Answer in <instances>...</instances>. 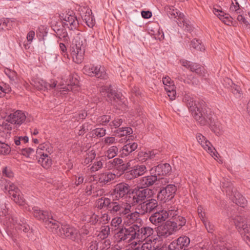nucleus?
<instances>
[{
  "instance_id": "nucleus-1",
  "label": "nucleus",
  "mask_w": 250,
  "mask_h": 250,
  "mask_svg": "<svg viewBox=\"0 0 250 250\" xmlns=\"http://www.w3.org/2000/svg\"><path fill=\"white\" fill-rule=\"evenodd\" d=\"M29 210L36 218L42 221L45 228L53 233L79 242V232L74 227L68 224L62 225L60 227L59 222L53 218L51 212L42 210L37 207H34L32 208V210Z\"/></svg>"
},
{
  "instance_id": "nucleus-2",
  "label": "nucleus",
  "mask_w": 250,
  "mask_h": 250,
  "mask_svg": "<svg viewBox=\"0 0 250 250\" xmlns=\"http://www.w3.org/2000/svg\"><path fill=\"white\" fill-rule=\"evenodd\" d=\"M183 101L187 104L194 119L201 125H204L210 119V115L207 114V108L203 101H196L189 93H186Z\"/></svg>"
},
{
  "instance_id": "nucleus-3",
  "label": "nucleus",
  "mask_w": 250,
  "mask_h": 250,
  "mask_svg": "<svg viewBox=\"0 0 250 250\" xmlns=\"http://www.w3.org/2000/svg\"><path fill=\"white\" fill-rule=\"evenodd\" d=\"M112 211L117 212L116 214L123 217L124 224L126 226L135 225V223H140L142 219L140 213L137 211L131 212V205L126 200L122 201L119 204H114Z\"/></svg>"
},
{
  "instance_id": "nucleus-4",
  "label": "nucleus",
  "mask_w": 250,
  "mask_h": 250,
  "mask_svg": "<svg viewBox=\"0 0 250 250\" xmlns=\"http://www.w3.org/2000/svg\"><path fill=\"white\" fill-rule=\"evenodd\" d=\"M78 81L76 78H72V80H69L65 82V85L63 84H58L56 81L54 80H51L49 83H47L41 79L37 80L33 82L32 83L36 88L41 90H47L52 89H55V90L58 92H66L72 90V85L77 84Z\"/></svg>"
},
{
  "instance_id": "nucleus-5",
  "label": "nucleus",
  "mask_w": 250,
  "mask_h": 250,
  "mask_svg": "<svg viewBox=\"0 0 250 250\" xmlns=\"http://www.w3.org/2000/svg\"><path fill=\"white\" fill-rule=\"evenodd\" d=\"M223 191H225L230 199L235 204L241 207H244L247 201L239 192L233 187L232 183L228 180L224 179L222 182Z\"/></svg>"
},
{
  "instance_id": "nucleus-6",
  "label": "nucleus",
  "mask_w": 250,
  "mask_h": 250,
  "mask_svg": "<svg viewBox=\"0 0 250 250\" xmlns=\"http://www.w3.org/2000/svg\"><path fill=\"white\" fill-rule=\"evenodd\" d=\"M232 219L242 238L250 247V226L247 224L246 218L239 215L233 217Z\"/></svg>"
},
{
  "instance_id": "nucleus-7",
  "label": "nucleus",
  "mask_w": 250,
  "mask_h": 250,
  "mask_svg": "<svg viewBox=\"0 0 250 250\" xmlns=\"http://www.w3.org/2000/svg\"><path fill=\"white\" fill-rule=\"evenodd\" d=\"M4 182L3 191L11 197L15 203L19 205H23L24 203V199L21 194V191L19 188L13 183L6 181L4 179L0 180V184Z\"/></svg>"
},
{
  "instance_id": "nucleus-8",
  "label": "nucleus",
  "mask_w": 250,
  "mask_h": 250,
  "mask_svg": "<svg viewBox=\"0 0 250 250\" xmlns=\"http://www.w3.org/2000/svg\"><path fill=\"white\" fill-rule=\"evenodd\" d=\"M100 91L102 93L107 94L108 100L118 108H120L118 105H122L125 102V98L113 90L111 85L103 86L100 88Z\"/></svg>"
},
{
  "instance_id": "nucleus-9",
  "label": "nucleus",
  "mask_w": 250,
  "mask_h": 250,
  "mask_svg": "<svg viewBox=\"0 0 250 250\" xmlns=\"http://www.w3.org/2000/svg\"><path fill=\"white\" fill-rule=\"evenodd\" d=\"M164 10L168 17L170 19L176 21L177 23L179 24V26L181 27L183 26V27L184 28L185 25L186 27L185 29L187 30H190V27H188L189 25L184 22V15L177 9L172 5H167L165 6Z\"/></svg>"
},
{
  "instance_id": "nucleus-10",
  "label": "nucleus",
  "mask_w": 250,
  "mask_h": 250,
  "mask_svg": "<svg viewBox=\"0 0 250 250\" xmlns=\"http://www.w3.org/2000/svg\"><path fill=\"white\" fill-rule=\"evenodd\" d=\"M133 232L134 240H137L139 242H143L147 239H149L152 237H157L153 235L154 232L153 228L148 227H140L138 225H133Z\"/></svg>"
},
{
  "instance_id": "nucleus-11",
  "label": "nucleus",
  "mask_w": 250,
  "mask_h": 250,
  "mask_svg": "<svg viewBox=\"0 0 250 250\" xmlns=\"http://www.w3.org/2000/svg\"><path fill=\"white\" fill-rule=\"evenodd\" d=\"M83 71L84 74L90 77H96L103 80L108 78L105 68L101 65L87 64L83 67Z\"/></svg>"
},
{
  "instance_id": "nucleus-12",
  "label": "nucleus",
  "mask_w": 250,
  "mask_h": 250,
  "mask_svg": "<svg viewBox=\"0 0 250 250\" xmlns=\"http://www.w3.org/2000/svg\"><path fill=\"white\" fill-rule=\"evenodd\" d=\"M133 231V225L127 228L122 227L114 235L115 241L120 243L134 240Z\"/></svg>"
},
{
  "instance_id": "nucleus-13",
  "label": "nucleus",
  "mask_w": 250,
  "mask_h": 250,
  "mask_svg": "<svg viewBox=\"0 0 250 250\" xmlns=\"http://www.w3.org/2000/svg\"><path fill=\"white\" fill-rule=\"evenodd\" d=\"M130 191L129 186L125 183L117 184L114 187L112 193V197L113 201H121L127 196Z\"/></svg>"
},
{
  "instance_id": "nucleus-14",
  "label": "nucleus",
  "mask_w": 250,
  "mask_h": 250,
  "mask_svg": "<svg viewBox=\"0 0 250 250\" xmlns=\"http://www.w3.org/2000/svg\"><path fill=\"white\" fill-rule=\"evenodd\" d=\"M177 191V187L173 184L167 185L158 192L157 197L161 201L166 203L171 200Z\"/></svg>"
},
{
  "instance_id": "nucleus-15",
  "label": "nucleus",
  "mask_w": 250,
  "mask_h": 250,
  "mask_svg": "<svg viewBox=\"0 0 250 250\" xmlns=\"http://www.w3.org/2000/svg\"><path fill=\"white\" fill-rule=\"evenodd\" d=\"M153 190L149 188H139L133 193L132 204H138L144 201L146 199L151 197L153 195Z\"/></svg>"
},
{
  "instance_id": "nucleus-16",
  "label": "nucleus",
  "mask_w": 250,
  "mask_h": 250,
  "mask_svg": "<svg viewBox=\"0 0 250 250\" xmlns=\"http://www.w3.org/2000/svg\"><path fill=\"white\" fill-rule=\"evenodd\" d=\"M196 137L198 143L205 150L207 151L215 159L216 158H217L218 153L214 147L212 146L210 142L205 136L201 133H197Z\"/></svg>"
},
{
  "instance_id": "nucleus-17",
  "label": "nucleus",
  "mask_w": 250,
  "mask_h": 250,
  "mask_svg": "<svg viewBox=\"0 0 250 250\" xmlns=\"http://www.w3.org/2000/svg\"><path fill=\"white\" fill-rule=\"evenodd\" d=\"M26 118V117L23 112L21 110H17L8 115L6 121L17 127L22 125L25 122Z\"/></svg>"
},
{
  "instance_id": "nucleus-18",
  "label": "nucleus",
  "mask_w": 250,
  "mask_h": 250,
  "mask_svg": "<svg viewBox=\"0 0 250 250\" xmlns=\"http://www.w3.org/2000/svg\"><path fill=\"white\" fill-rule=\"evenodd\" d=\"M175 224L171 223V221H168L166 223L159 228L157 232V236H160L166 238L172 234L174 232L176 231L174 226Z\"/></svg>"
},
{
  "instance_id": "nucleus-19",
  "label": "nucleus",
  "mask_w": 250,
  "mask_h": 250,
  "mask_svg": "<svg viewBox=\"0 0 250 250\" xmlns=\"http://www.w3.org/2000/svg\"><path fill=\"white\" fill-rule=\"evenodd\" d=\"M147 171L146 167L144 165H138L134 166L132 169L125 173L126 179L131 180L144 174Z\"/></svg>"
},
{
  "instance_id": "nucleus-20",
  "label": "nucleus",
  "mask_w": 250,
  "mask_h": 250,
  "mask_svg": "<svg viewBox=\"0 0 250 250\" xmlns=\"http://www.w3.org/2000/svg\"><path fill=\"white\" fill-rule=\"evenodd\" d=\"M190 243L189 238L186 236L179 237L176 241H172L168 246L169 250H182L188 247Z\"/></svg>"
},
{
  "instance_id": "nucleus-21",
  "label": "nucleus",
  "mask_w": 250,
  "mask_h": 250,
  "mask_svg": "<svg viewBox=\"0 0 250 250\" xmlns=\"http://www.w3.org/2000/svg\"><path fill=\"white\" fill-rule=\"evenodd\" d=\"M172 168L171 166L167 163L159 164L156 167L151 168L150 173L154 174L157 177L158 176H165L168 175L171 171Z\"/></svg>"
},
{
  "instance_id": "nucleus-22",
  "label": "nucleus",
  "mask_w": 250,
  "mask_h": 250,
  "mask_svg": "<svg viewBox=\"0 0 250 250\" xmlns=\"http://www.w3.org/2000/svg\"><path fill=\"white\" fill-rule=\"evenodd\" d=\"M167 218V210L162 209L152 214L149 217V221L155 226H159Z\"/></svg>"
},
{
  "instance_id": "nucleus-23",
  "label": "nucleus",
  "mask_w": 250,
  "mask_h": 250,
  "mask_svg": "<svg viewBox=\"0 0 250 250\" xmlns=\"http://www.w3.org/2000/svg\"><path fill=\"white\" fill-rule=\"evenodd\" d=\"M180 62L183 66L189 69L191 71L195 72L200 76H204L205 69L200 64L186 60H182L180 61Z\"/></svg>"
},
{
  "instance_id": "nucleus-24",
  "label": "nucleus",
  "mask_w": 250,
  "mask_h": 250,
  "mask_svg": "<svg viewBox=\"0 0 250 250\" xmlns=\"http://www.w3.org/2000/svg\"><path fill=\"white\" fill-rule=\"evenodd\" d=\"M122 201L112 202L110 199L108 198L102 197L99 199L96 202V206L98 208L102 209L108 208L109 209L110 212L112 214H116L117 212H113L112 209L114 204H119Z\"/></svg>"
},
{
  "instance_id": "nucleus-25",
  "label": "nucleus",
  "mask_w": 250,
  "mask_h": 250,
  "mask_svg": "<svg viewBox=\"0 0 250 250\" xmlns=\"http://www.w3.org/2000/svg\"><path fill=\"white\" fill-rule=\"evenodd\" d=\"M62 20L64 21L63 24L70 30H73L77 28L79 23L75 16L66 14L62 17Z\"/></svg>"
},
{
  "instance_id": "nucleus-26",
  "label": "nucleus",
  "mask_w": 250,
  "mask_h": 250,
  "mask_svg": "<svg viewBox=\"0 0 250 250\" xmlns=\"http://www.w3.org/2000/svg\"><path fill=\"white\" fill-rule=\"evenodd\" d=\"M157 206V201L154 199H150L141 204L140 208L142 210V213L144 214L152 211L155 209Z\"/></svg>"
},
{
  "instance_id": "nucleus-27",
  "label": "nucleus",
  "mask_w": 250,
  "mask_h": 250,
  "mask_svg": "<svg viewBox=\"0 0 250 250\" xmlns=\"http://www.w3.org/2000/svg\"><path fill=\"white\" fill-rule=\"evenodd\" d=\"M207 114L210 115L211 118L205 125L209 124L211 130L218 136L221 135L223 132V125L218 121H212V115L210 109L207 110Z\"/></svg>"
},
{
  "instance_id": "nucleus-28",
  "label": "nucleus",
  "mask_w": 250,
  "mask_h": 250,
  "mask_svg": "<svg viewBox=\"0 0 250 250\" xmlns=\"http://www.w3.org/2000/svg\"><path fill=\"white\" fill-rule=\"evenodd\" d=\"M157 237H152L141 242V250H155L158 247Z\"/></svg>"
},
{
  "instance_id": "nucleus-29",
  "label": "nucleus",
  "mask_w": 250,
  "mask_h": 250,
  "mask_svg": "<svg viewBox=\"0 0 250 250\" xmlns=\"http://www.w3.org/2000/svg\"><path fill=\"white\" fill-rule=\"evenodd\" d=\"M85 48H71V55L73 60L77 63H81L83 59Z\"/></svg>"
},
{
  "instance_id": "nucleus-30",
  "label": "nucleus",
  "mask_w": 250,
  "mask_h": 250,
  "mask_svg": "<svg viewBox=\"0 0 250 250\" xmlns=\"http://www.w3.org/2000/svg\"><path fill=\"white\" fill-rule=\"evenodd\" d=\"M212 12L225 24L229 25L232 23V18L229 14L216 8H213Z\"/></svg>"
},
{
  "instance_id": "nucleus-31",
  "label": "nucleus",
  "mask_w": 250,
  "mask_h": 250,
  "mask_svg": "<svg viewBox=\"0 0 250 250\" xmlns=\"http://www.w3.org/2000/svg\"><path fill=\"white\" fill-rule=\"evenodd\" d=\"M158 180L156 175L153 174L144 176L140 179V185L141 188H146L152 186Z\"/></svg>"
},
{
  "instance_id": "nucleus-32",
  "label": "nucleus",
  "mask_w": 250,
  "mask_h": 250,
  "mask_svg": "<svg viewBox=\"0 0 250 250\" xmlns=\"http://www.w3.org/2000/svg\"><path fill=\"white\" fill-rule=\"evenodd\" d=\"M38 163L45 168H49L52 165V160L47 153L36 155Z\"/></svg>"
},
{
  "instance_id": "nucleus-33",
  "label": "nucleus",
  "mask_w": 250,
  "mask_h": 250,
  "mask_svg": "<svg viewBox=\"0 0 250 250\" xmlns=\"http://www.w3.org/2000/svg\"><path fill=\"white\" fill-rule=\"evenodd\" d=\"M12 219L16 229L22 230L24 232H28L29 230L30 227L26 224L24 219L22 218L18 220L17 217H14Z\"/></svg>"
},
{
  "instance_id": "nucleus-34",
  "label": "nucleus",
  "mask_w": 250,
  "mask_h": 250,
  "mask_svg": "<svg viewBox=\"0 0 250 250\" xmlns=\"http://www.w3.org/2000/svg\"><path fill=\"white\" fill-rule=\"evenodd\" d=\"M105 161V157H102L96 158L95 161L89 169L92 172H96L101 169L103 167Z\"/></svg>"
},
{
  "instance_id": "nucleus-35",
  "label": "nucleus",
  "mask_w": 250,
  "mask_h": 250,
  "mask_svg": "<svg viewBox=\"0 0 250 250\" xmlns=\"http://www.w3.org/2000/svg\"><path fill=\"white\" fill-rule=\"evenodd\" d=\"M116 175L111 172H105L101 174L99 176V181L101 183L106 184L114 180Z\"/></svg>"
},
{
  "instance_id": "nucleus-36",
  "label": "nucleus",
  "mask_w": 250,
  "mask_h": 250,
  "mask_svg": "<svg viewBox=\"0 0 250 250\" xmlns=\"http://www.w3.org/2000/svg\"><path fill=\"white\" fill-rule=\"evenodd\" d=\"M138 147L136 143H129L125 145L122 150V154L127 156L132 152L135 150Z\"/></svg>"
},
{
  "instance_id": "nucleus-37",
  "label": "nucleus",
  "mask_w": 250,
  "mask_h": 250,
  "mask_svg": "<svg viewBox=\"0 0 250 250\" xmlns=\"http://www.w3.org/2000/svg\"><path fill=\"white\" fill-rule=\"evenodd\" d=\"M83 19L89 27L92 28L95 25V20L94 16L91 14V10L86 12L85 15L83 17Z\"/></svg>"
},
{
  "instance_id": "nucleus-38",
  "label": "nucleus",
  "mask_w": 250,
  "mask_h": 250,
  "mask_svg": "<svg viewBox=\"0 0 250 250\" xmlns=\"http://www.w3.org/2000/svg\"><path fill=\"white\" fill-rule=\"evenodd\" d=\"M186 222V219L185 217L181 216H177L175 217L173 221H171V223L175 224L174 226L176 227L175 230L177 231L185 226Z\"/></svg>"
},
{
  "instance_id": "nucleus-39",
  "label": "nucleus",
  "mask_w": 250,
  "mask_h": 250,
  "mask_svg": "<svg viewBox=\"0 0 250 250\" xmlns=\"http://www.w3.org/2000/svg\"><path fill=\"white\" fill-rule=\"evenodd\" d=\"M122 163H123L122 159L120 158H115L106 163L105 167L108 169H112L113 168H116L118 169L119 165L121 164Z\"/></svg>"
},
{
  "instance_id": "nucleus-40",
  "label": "nucleus",
  "mask_w": 250,
  "mask_h": 250,
  "mask_svg": "<svg viewBox=\"0 0 250 250\" xmlns=\"http://www.w3.org/2000/svg\"><path fill=\"white\" fill-rule=\"evenodd\" d=\"M85 48V40L79 36H76L72 42L71 48Z\"/></svg>"
},
{
  "instance_id": "nucleus-41",
  "label": "nucleus",
  "mask_w": 250,
  "mask_h": 250,
  "mask_svg": "<svg viewBox=\"0 0 250 250\" xmlns=\"http://www.w3.org/2000/svg\"><path fill=\"white\" fill-rule=\"evenodd\" d=\"M227 80L231 83L230 85L231 90L234 95L237 98H240L242 96V91L239 86L235 84L232 83V81L229 79L227 78Z\"/></svg>"
},
{
  "instance_id": "nucleus-42",
  "label": "nucleus",
  "mask_w": 250,
  "mask_h": 250,
  "mask_svg": "<svg viewBox=\"0 0 250 250\" xmlns=\"http://www.w3.org/2000/svg\"><path fill=\"white\" fill-rule=\"evenodd\" d=\"M11 152V148L6 141L0 140V155H6Z\"/></svg>"
},
{
  "instance_id": "nucleus-43",
  "label": "nucleus",
  "mask_w": 250,
  "mask_h": 250,
  "mask_svg": "<svg viewBox=\"0 0 250 250\" xmlns=\"http://www.w3.org/2000/svg\"><path fill=\"white\" fill-rule=\"evenodd\" d=\"M119 136L123 137L131 134L133 133L132 129L130 127H121L115 132Z\"/></svg>"
},
{
  "instance_id": "nucleus-44",
  "label": "nucleus",
  "mask_w": 250,
  "mask_h": 250,
  "mask_svg": "<svg viewBox=\"0 0 250 250\" xmlns=\"http://www.w3.org/2000/svg\"><path fill=\"white\" fill-rule=\"evenodd\" d=\"M4 72L9 78L12 83H17V73L15 71L9 68H5L4 70Z\"/></svg>"
},
{
  "instance_id": "nucleus-45",
  "label": "nucleus",
  "mask_w": 250,
  "mask_h": 250,
  "mask_svg": "<svg viewBox=\"0 0 250 250\" xmlns=\"http://www.w3.org/2000/svg\"><path fill=\"white\" fill-rule=\"evenodd\" d=\"M121 140L114 136H107L103 139V143L104 145L110 146L119 143Z\"/></svg>"
},
{
  "instance_id": "nucleus-46",
  "label": "nucleus",
  "mask_w": 250,
  "mask_h": 250,
  "mask_svg": "<svg viewBox=\"0 0 250 250\" xmlns=\"http://www.w3.org/2000/svg\"><path fill=\"white\" fill-rule=\"evenodd\" d=\"M4 122L2 124V128L4 130L2 133L5 134V139L9 138L10 136V131L12 130L13 126L14 125L13 124L7 122Z\"/></svg>"
},
{
  "instance_id": "nucleus-47",
  "label": "nucleus",
  "mask_w": 250,
  "mask_h": 250,
  "mask_svg": "<svg viewBox=\"0 0 250 250\" xmlns=\"http://www.w3.org/2000/svg\"><path fill=\"white\" fill-rule=\"evenodd\" d=\"M95 157L96 153L95 150H92L88 151L86 154L83 164L85 165L89 164L95 158Z\"/></svg>"
},
{
  "instance_id": "nucleus-48",
  "label": "nucleus",
  "mask_w": 250,
  "mask_h": 250,
  "mask_svg": "<svg viewBox=\"0 0 250 250\" xmlns=\"http://www.w3.org/2000/svg\"><path fill=\"white\" fill-rule=\"evenodd\" d=\"M118 151V149L117 146H112L107 150L104 157H107L108 159H111L117 155Z\"/></svg>"
},
{
  "instance_id": "nucleus-49",
  "label": "nucleus",
  "mask_w": 250,
  "mask_h": 250,
  "mask_svg": "<svg viewBox=\"0 0 250 250\" xmlns=\"http://www.w3.org/2000/svg\"><path fill=\"white\" fill-rule=\"evenodd\" d=\"M165 90L167 91V96L170 100H174L176 96V87L175 85H171V87H168Z\"/></svg>"
},
{
  "instance_id": "nucleus-50",
  "label": "nucleus",
  "mask_w": 250,
  "mask_h": 250,
  "mask_svg": "<svg viewBox=\"0 0 250 250\" xmlns=\"http://www.w3.org/2000/svg\"><path fill=\"white\" fill-rule=\"evenodd\" d=\"M190 46L191 48L201 51L205 50L204 45L201 43L199 40L196 39H194L191 42Z\"/></svg>"
},
{
  "instance_id": "nucleus-51",
  "label": "nucleus",
  "mask_w": 250,
  "mask_h": 250,
  "mask_svg": "<svg viewBox=\"0 0 250 250\" xmlns=\"http://www.w3.org/2000/svg\"><path fill=\"white\" fill-rule=\"evenodd\" d=\"M123 122V120L121 118L117 117L109 123V125L111 129L117 128L122 125Z\"/></svg>"
},
{
  "instance_id": "nucleus-52",
  "label": "nucleus",
  "mask_w": 250,
  "mask_h": 250,
  "mask_svg": "<svg viewBox=\"0 0 250 250\" xmlns=\"http://www.w3.org/2000/svg\"><path fill=\"white\" fill-rule=\"evenodd\" d=\"M91 134L92 136H95L101 138L104 137L106 134V129L103 127L97 128L92 130Z\"/></svg>"
},
{
  "instance_id": "nucleus-53",
  "label": "nucleus",
  "mask_w": 250,
  "mask_h": 250,
  "mask_svg": "<svg viewBox=\"0 0 250 250\" xmlns=\"http://www.w3.org/2000/svg\"><path fill=\"white\" fill-rule=\"evenodd\" d=\"M229 10L231 12H235L237 14H240L242 11L237 0H232V3L230 6Z\"/></svg>"
},
{
  "instance_id": "nucleus-54",
  "label": "nucleus",
  "mask_w": 250,
  "mask_h": 250,
  "mask_svg": "<svg viewBox=\"0 0 250 250\" xmlns=\"http://www.w3.org/2000/svg\"><path fill=\"white\" fill-rule=\"evenodd\" d=\"M28 141V137L26 136H19L16 137L14 138V143L15 145L17 146H22Z\"/></svg>"
},
{
  "instance_id": "nucleus-55",
  "label": "nucleus",
  "mask_w": 250,
  "mask_h": 250,
  "mask_svg": "<svg viewBox=\"0 0 250 250\" xmlns=\"http://www.w3.org/2000/svg\"><path fill=\"white\" fill-rule=\"evenodd\" d=\"M110 232V228L108 226H104L101 228V230L99 236L102 239L107 237Z\"/></svg>"
},
{
  "instance_id": "nucleus-56",
  "label": "nucleus",
  "mask_w": 250,
  "mask_h": 250,
  "mask_svg": "<svg viewBox=\"0 0 250 250\" xmlns=\"http://www.w3.org/2000/svg\"><path fill=\"white\" fill-rule=\"evenodd\" d=\"M111 119L110 116L109 115H103L100 116L97 118L96 122L98 124L104 125H106L107 123L109 122L110 120Z\"/></svg>"
},
{
  "instance_id": "nucleus-57",
  "label": "nucleus",
  "mask_w": 250,
  "mask_h": 250,
  "mask_svg": "<svg viewBox=\"0 0 250 250\" xmlns=\"http://www.w3.org/2000/svg\"><path fill=\"white\" fill-rule=\"evenodd\" d=\"M48 145L47 144H42L39 145V147L36 150V155H40L42 153H46L45 151H47L48 152H49Z\"/></svg>"
},
{
  "instance_id": "nucleus-58",
  "label": "nucleus",
  "mask_w": 250,
  "mask_h": 250,
  "mask_svg": "<svg viewBox=\"0 0 250 250\" xmlns=\"http://www.w3.org/2000/svg\"><path fill=\"white\" fill-rule=\"evenodd\" d=\"M92 125L89 123H85L83 125L80 126V129L79 130V135H83L86 132V131L92 130Z\"/></svg>"
},
{
  "instance_id": "nucleus-59",
  "label": "nucleus",
  "mask_w": 250,
  "mask_h": 250,
  "mask_svg": "<svg viewBox=\"0 0 250 250\" xmlns=\"http://www.w3.org/2000/svg\"><path fill=\"white\" fill-rule=\"evenodd\" d=\"M88 216H89V218H87L86 217V218L84 220L90 222L91 224L93 225H95L98 223L99 220V217L98 215L95 213H93L92 212H90L88 214Z\"/></svg>"
},
{
  "instance_id": "nucleus-60",
  "label": "nucleus",
  "mask_w": 250,
  "mask_h": 250,
  "mask_svg": "<svg viewBox=\"0 0 250 250\" xmlns=\"http://www.w3.org/2000/svg\"><path fill=\"white\" fill-rule=\"evenodd\" d=\"M84 182V177L82 173H78L75 176V179L73 180V184L75 186H78Z\"/></svg>"
},
{
  "instance_id": "nucleus-61",
  "label": "nucleus",
  "mask_w": 250,
  "mask_h": 250,
  "mask_svg": "<svg viewBox=\"0 0 250 250\" xmlns=\"http://www.w3.org/2000/svg\"><path fill=\"white\" fill-rule=\"evenodd\" d=\"M122 217V216L119 215V216H116L113 218L111 222V226L115 228L119 227L122 224V222L123 220Z\"/></svg>"
},
{
  "instance_id": "nucleus-62",
  "label": "nucleus",
  "mask_w": 250,
  "mask_h": 250,
  "mask_svg": "<svg viewBox=\"0 0 250 250\" xmlns=\"http://www.w3.org/2000/svg\"><path fill=\"white\" fill-rule=\"evenodd\" d=\"M11 91V88L8 85L2 83L0 85V97H3L6 93H8Z\"/></svg>"
},
{
  "instance_id": "nucleus-63",
  "label": "nucleus",
  "mask_w": 250,
  "mask_h": 250,
  "mask_svg": "<svg viewBox=\"0 0 250 250\" xmlns=\"http://www.w3.org/2000/svg\"><path fill=\"white\" fill-rule=\"evenodd\" d=\"M99 243V248L102 250L108 249L110 246V241L108 239H102Z\"/></svg>"
},
{
  "instance_id": "nucleus-64",
  "label": "nucleus",
  "mask_w": 250,
  "mask_h": 250,
  "mask_svg": "<svg viewBox=\"0 0 250 250\" xmlns=\"http://www.w3.org/2000/svg\"><path fill=\"white\" fill-rule=\"evenodd\" d=\"M87 250H97L99 248V243L93 240L86 244Z\"/></svg>"
}]
</instances>
